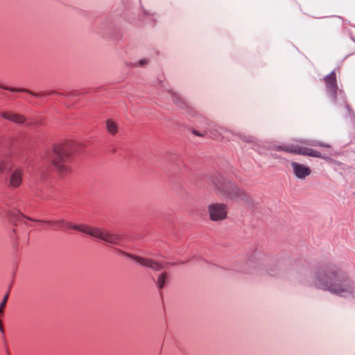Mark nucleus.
Returning <instances> with one entry per match:
<instances>
[{"label":"nucleus","mask_w":355,"mask_h":355,"mask_svg":"<svg viewBox=\"0 0 355 355\" xmlns=\"http://www.w3.org/2000/svg\"><path fill=\"white\" fill-rule=\"evenodd\" d=\"M313 286L324 291L340 297H347L355 292V284L342 267L334 262L319 265L312 277Z\"/></svg>","instance_id":"f257e3e1"},{"label":"nucleus","mask_w":355,"mask_h":355,"mask_svg":"<svg viewBox=\"0 0 355 355\" xmlns=\"http://www.w3.org/2000/svg\"><path fill=\"white\" fill-rule=\"evenodd\" d=\"M71 155V147L68 144H60L53 146L51 160L60 176L65 177L71 173V168L69 165Z\"/></svg>","instance_id":"f03ea898"},{"label":"nucleus","mask_w":355,"mask_h":355,"mask_svg":"<svg viewBox=\"0 0 355 355\" xmlns=\"http://www.w3.org/2000/svg\"><path fill=\"white\" fill-rule=\"evenodd\" d=\"M213 184L221 193L227 195L231 199L240 200L247 203L251 201L250 196L244 191L239 189L230 181L225 179H214Z\"/></svg>","instance_id":"7ed1b4c3"},{"label":"nucleus","mask_w":355,"mask_h":355,"mask_svg":"<svg viewBox=\"0 0 355 355\" xmlns=\"http://www.w3.org/2000/svg\"><path fill=\"white\" fill-rule=\"evenodd\" d=\"M88 234L112 245L119 244L122 239L121 235L101 227L90 226Z\"/></svg>","instance_id":"20e7f679"},{"label":"nucleus","mask_w":355,"mask_h":355,"mask_svg":"<svg viewBox=\"0 0 355 355\" xmlns=\"http://www.w3.org/2000/svg\"><path fill=\"white\" fill-rule=\"evenodd\" d=\"M207 212L211 221H222L227 218V206L224 203H211L207 207Z\"/></svg>","instance_id":"39448f33"},{"label":"nucleus","mask_w":355,"mask_h":355,"mask_svg":"<svg viewBox=\"0 0 355 355\" xmlns=\"http://www.w3.org/2000/svg\"><path fill=\"white\" fill-rule=\"evenodd\" d=\"M124 254L135 261H136L137 263H140L144 267L151 268L153 270L159 271L164 268V263L155 261L150 259H146L141 257L132 255L128 253H124Z\"/></svg>","instance_id":"423d86ee"},{"label":"nucleus","mask_w":355,"mask_h":355,"mask_svg":"<svg viewBox=\"0 0 355 355\" xmlns=\"http://www.w3.org/2000/svg\"><path fill=\"white\" fill-rule=\"evenodd\" d=\"M23 168L21 167L14 168L8 178V186L11 189L19 188L22 183Z\"/></svg>","instance_id":"0eeeda50"},{"label":"nucleus","mask_w":355,"mask_h":355,"mask_svg":"<svg viewBox=\"0 0 355 355\" xmlns=\"http://www.w3.org/2000/svg\"><path fill=\"white\" fill-rule=\"evenodd\" d=\"M291 166L295 175L299 179H304L311 173V170L309 166L297 162H292Z\"/></svg>","instance_id":"6e6552de"},{"label":"nucleus","mask_w":355,"mask_h":355,"mask_svg":"<svg viewBox=\"0 0 355 355\" xmlns=\"http://www.w3.org/2000/svg\"><path fill=\"white\" fill-rule=\"evenodd\" d=\"M327 91L333 96H335L337 91L336 77L334 71H332L324 78Z\"/></svg>","instance_id":"1a4fd4ad"},{"label":"nucleus","mask_w":355,"mask_h":355,"mask_svg":"<svg viewBox=\"0 0 355 355\" xmlns=\"http://www.w3.org/2000/svg\"><path fill=\"white\" fill-rule=\"evenodd\" d=\"M303 146L295 144H287L283 146H277L275 147L277 150H283L289 153L302 155Z\"/></svg>","instance_id":"9d476101"},{"label":"nucleus","mask_w":355,"mask_h":355,"mask_svg":"<svg viewBox=\"0 0 355 355\" xmlns=\"http://www.w3.org/2000/svg\"><path fill=\"white\" fill-rule=\"evenodd\" d=\"M1 116L6 119L17 123H23L25 121L24 116L15 113L4 112L1 114Z\"/></svg>","instance_id":"9b49d317"},{"label":"nucleus","mask_w":355,"mask_h":355,"mask_svg":"<svg viewBox=\"0 0 355 355\" xmlns=\"http://www.w3.org/2000/svg\"><path fill=\"white\" fill-rule=\"evenodd\" d=\"M302 155H306V156H309V157H319V158H322L326 160L330 159L327 157H323L320 152H318L314 149L306 148V147L302 148Z\"/></svg>","instance_id":"f8f14e48"},{"label":"nucleus","mask_w":355,"mask_h":355,"mask_svg":"<svg viewBox=\"0 0 355 355\" xmlns=\"http://www.w3.org/2000/svg\"><path fill=\"white\" fill-rule=\"evenodd\" d=\"M64 227H65L68 229L78 230L80 232H82L87 234H88V232L89 230V227H90V226L85 225H73L72 223L67 222V221H66V223H64Z\"/></svg>","instance_id":"ddd939ff"},{"label":"nucleus","mask_w":355,"mask_h":355,"mask_svg":"<svg viewBox=\"0 0 355 355\" xmlns=\"http://www.w3.org/2000/svg\"><path fill=\"white\" fill-rule=\"evenodd\" d=\"M12 168V162L9 159H3L0 160V173L3 174Z\"/></svg>","instance_id":"4468645a"},{"label":"nucleus","mask_w":355,"mask_h":355,"mask_svg":"<svg viewBox=\"0 0 355 355\" xmlns=\"http://www.w3.org/2000/svg\"><path fill=\"white\" fill-rule=\"evenodd\" d=\"M106 130L112 135H114L118 132V125L115 121L112 119L106 121Z\"/></svg>","instance_id":"2eb2a0df"},{"label":"nucleus","mask_w":355,"mask_h":355,"mask_svg":"<svg viewBox=\"0 0 355 355\" xmlns=\"http://www.w3.org/2000/svg\"><path fill=\"white\" fill-rule=\"evenodd\" d=\"M167 279V274L166 272H162L157 279V285L158 288L162 289L164 288L165 283Z\"/></svg>","instance_id":"dca6fc26"},{"label":"nucleus","mask_w":355,"mask_h":355,"mask_svg":"<svg viewBox=\"0 0 355 355\" xmlns=\"http://www.w3.org/2000/svg\"><path fill=\"white\" fill-rule=\"evenodd\" d=\"M0 87L2 88V89H6V90L10 91V92H28L29 94H31L32 95H33V96H35L36 97L40 96V94H33V93H31L30 91L25 90V89H16V88H14V87H4V86L1 85H0Z\"/></svg>","instance_id":"f3484780"},{"label":"nucleus","mask_w":355,"mask_h":355,"mask_svg":"<svg viewBox=\"0 0 355 355\" xmlns=\"http://www.w3.org/2000/svg\"><path fill=\"white\" fill-rule=\"evenodd\" d=\"M54 230H60L64 227V223H66V220L62 219L58 220H55L54 223Z\"/></svg>","instance_id":"a211bd4d"},{"label":"nucleus","mask_w":355,"mask_h":355,"mask_svg":"<svg viewBox=\"0 0 355 355\" xmlns=\"http://www.w3.org/2000/svg\"><path fill=\"white\" fill-rule=\"evenodd\" d=\"M304 143L308 145H311V146H323V147H329V145L322 144L319 141H305Z\"/></svg>","instance_id":"6ab92c4d"},{"label":"nucleus","mask_w":355,"mask_h":355,"mask_svg":"<svg viewBox=\"0 0 355 355\" xmlns=\"http://www.w3.org/2000/svg\"><path fill=\"white\" fill-rule=\"evenodd\" d=\"M37 222L39 223H43V224H46V225H51L52 227H54V223H55V220H37Z\"/></svg>","instance_id":"aec40b11"},{"label":"nucleus","mask_w":355,"mask_h":355,"mask_svg":"<svg viewBox=\"0 0 355 355\" xmlns=\"http://www.w3.org/2000/svg\"><path fill=\"white\" fill-rule=\"evenodd\" d=\"M192 132H193V135H196V136H198V137H203V136H205V135H206V132H199V131H198V130H193L192 131Z\"/></svg>","instance_id":"412c9836"},{"label":"nucleus","mask_w":355,"mask_h":355,"mask_svg":"<svg viewBox=\"0 0 355 355\" xmlns=\"http://www.w3.org/2000/svg\"><path fill=\"white\" fill-rule=\"evenodd\" d=\"M8 297H9V293H7L5 296L3 297V299L2 300V303L6 304H7V302H8Z\"/></svg>","instance_id":"4be33fe9"},{"label":"nucleus","mask_w":355,"mask_h":355,"mask_svg":"<svg viewBox=\"0 0 355 355\" xmlns=\"http://www.w3.org/2000/svg\"><path fill=\"white\" fill-rule=\"evenodd\" d=\"M6 306V304L1 302V304H0V314H2L3 313Z\"/></svg>","instance_id":"5701e85b"},{"label":"nucleus","mask_w":355,"mask_h":355,"mask_svg":"<svg viewBox=\"0 0 355 355\" xmlns=\"http://www.w3.org/2000/svg\"><path fill=\"white\" fill-rule=\"evenodd\" d=\"M0 331L1 333H3V331H4V329H3V324H2V322H1V320H0Z\"/></svg>","instance_id":"b1692460"},{"label":"nucleus","mask_w":355,"mask_h":355,"mask_svg":"<svg viewBox=\"0 0 355 355\" xmlns=\"http://www.w3.org/2000/svg\"><path fill=\"white\" fill-rule=\"evenodd\" d=\"M146 62L145 60H142L139 62L140 65H143Z\"/></svg>","instance_id":"393cba45"},{"label":"nucleus","mask_w":355,"mask_h":355,"mask_svg":"<svg viewBox=\"0 0 355 355\" xmlns=\"http://www.w3.org/2000/svg\"><path fill=\"white\" fill-rule=\"evenodd\" d=\"M173 101H175L176 103H178V97H175V98L173 99Z\"/></svg>","instance_id":"a878e982"},{"label":"nucleus","mask_w":355,"mask_h":355,"mask_svg":"<svg viewBox=\"0 0 355 355\" xmlns=\"http://www.w3.org/2000/svg\"><path fill=\"white\" fill-rule=\"evenodd\" d=\"M26 218V219H28V220H33V219H31V218Z\"/></svg>","instance_id":"bb28decb"}]
</instances>
